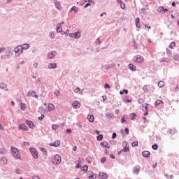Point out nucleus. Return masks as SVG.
Masks as SVG:
<instances>
[{"mask_svg":"<svg viewBox=\"0 0 179 179\" xmlns=\"http://www.w3.org/2000/svg\"><path fill=\"white\" fill-rule=\"evenodd\" d=\"M55 6L57 9H59V10H61V3H59V2L58 1H55Z\"/></svg>","mask_w":179,"mask_h":179,"instance_id":"obj_29","label":"nucleus"},{"mask_svg":"<svg viewBox=\"0 0 179 179\" xmlns=\"http://www.w3.org/2000/svg\"><path fill=\"white\" fill-rule=\"evenodd\" d=\"M55 57V51L50 52L48 55V57L50 58V59H52Z\"/></svg>","mask_w":179,"mask_h":179,"instance_id":"obj_16","label":"nucleus"},{"mask_svg":"<svg viewBox=\"0 0 179 179\" xmlns=\"http://www.w3.org/2000/svg\"><path fill=\"white\" fill-rule=\"evenodd\" d=\"M120 94H124V93H125V94H128V90H124L123 91H120Z\"/></svg>","mask_w":179,"mask_h":179,"instance_id":"obj_39","label":"nucleus"},{"mask_svg":"<svg viewBox=\"0 0 179 179\" xmlns=\"http://www.w3.org/2000/svg\"><path fill=\"white\" fill-rule=\"evenodd\" d=\"M134 61L138 64H142L145 61V58L141 55H137L134 57Z\"/></svg>","mask_w":179,"mask_h":179,"instance_id":"obj_4","label":"nucleus"},{"mask_svg":"<svg viewBox=\"0 0 179 179\" xmlns=\"http://www.w3.org/2000/svg\"><path fill=\"white\" fill-rule=\"evenodd\" d=\"M48 111H54L55 110V106L52 103H49L48 106Z\"/></svg>","mask_w":179,"mask_h":179,"instance_id":"obj_15","label":"nucleus"},{"mask_svg":"<svg viewBox=\"0 0 179 179\" xmlns=\"http://www.w3.org/2000/svg\"><path fill=\"white\" fill-rule=\"evenodd\" d=\"M166 54L169 57H171V55H173V52L169 49H166Z\"/></svg>","mask_w":179,"mask_h":179,"instance_id":"obj_33","label":"nucleus"},{"mask_svg":"<svg viewBox=\"0 0 179 179\" xmlns=\"http://www.w3.org/2000/svg\"><path fill=\"white\" fill-rule=\"evenodd\" d=\"M18 129H22L23 131H27V126L24 125V124H20L18 127Z\"/></svg>","mask_w":179,"mask_h":179,"instance_id":"obj_22","label":"nucleus"},{"mask_svg":"<svg viewBox=\"0 0 179 179\" xmlns=\"http://www.w3.org/2000/svg\"><path fill=\"white\" fill-rule=\"evenodd\" d=\"M48 68H49V69H55V68H57V64H55V63H50L48 65Z\"/></svg>","mask_w":179,"mask_h":179,"instance_id":"obj_24","label":"nucleus"},{"mask_svg":"<svg viewBox=\"0 0 179 179\" xmlns=\"http://www.w3.org/2000/svg\"><path fill=\"white\" fill-rule=\"evenodd\" d=\"M43 118H44V115H41L39 117H38V120L40 121H41L43 120Z\"/></svg>","mask_w":179,"mask_h":179,"instance_id":"obj_56","label":"nucleus"},{"mask_svg":"<svg viewBox=\"0 0 179 179\" xmlns=\"http://www.w3.org/2000/svg\"><path fill=\"white\" fill-rule=\"evenodd\" d=\"M26 108V104L21 103V110H24Z\"/></svg>","mask_w":179,"mask_h":179,"instance_id":"obj_45","label":"nucleus"},{"mask_svg":"<svg viewBox=\"0 0 179 179\" xmlns=\"http://www.w3.org/2000/svg\"><path fill=\"white\" fill-rule=\"evenodd\" d=\"M124 131H125L127 135H129V128H125Z\"/></svg>","mask_w":179,"mask_h":179,"instance_id":"obj_49","label":"nucleus"},{"mask_svg":"<svg viewBox=\"0 0 179 179\" xmlns=\"http://www.w3.org/2000/svg\"><path fill=\"white\" fill-rule=\"evenodd\" d=\"M121 122L122 124L127 122V115H124L123 116H122Z\"/></svg>","mask_w":179,"mask_h":179,"instance_id":"obj_28","label":"nucleus"},{"mask_svg":"<svg viewBox=\"0 0 179 179\" xmlns=\"http://www.w3.org/2000/svg\"><path fill=\"white\" fill-rule=\"evenodd\" d=\"M34 68H37V66H38V63H34Z\"/></svg>","mask_w":179,"mask_h":179,"instance_id":"obj_61","label":"nucleus"},{"mask_svg":"<svg viewBox=\"0 0 179 179\" xmlns=\"http://www.w3.org/2000/svg\"><path fill=\"white\" fill-rule=\"evenodd\" d=\"M138 141H134V142H133V143H131V146H132L133 148H135V146H138Z\"/></svg>","mask_w":179,"mask_h":179,"instance_id":"obj_41","label":"nucleus"},{"mask_svg":"<svg viewBox=\"0 0 179 179\" xmlns=\"http://www.w3.org/2000/svg\"><path fill=\"white\" fill-rule=\"evenodd\" d=\"M73 10H74V12H78V8H76V6H73L71 9V11L73 12Z\"/></svg>","mask_w":179,"mask_h":179,"instance_id":"obj_42","label":"nucleus"},{"mask_svg":"<svg viewBox=\"0 0 179 179\" xmlns=\"http://www.w3.org/2000/svg\"><path fill=\"white\" fill-rule=\"evenodd\" d=\"M55 94H56V96H59L60 94L59 91L58 90L55 91Z\"/></svg>","mask_w":179,"mask_h":179,"instance_id":"obj_51","label":"nucleus"},{"mask_svg":"<svg viewBox=\"0 0 179 179\" xmlns=\"http://www.w3.org/2000/svg\"><path fill=\"white\" fill-rule=\"evenodd\" d=\"M89 170V166L87 165H84L83 167V171L86 173Z\"/></svg>","mask_w":179,"mask_h":179,"instance_id":"obj_32","label":"nucleus"},{"mask_svg":"<svg viewBox=\"0 0 179 179\" xmlns=\"http://www.w3.org/2000/svg\"><path fill=\"white\" fill-rule=\"evenodd\" d=\"M122 0H117V3H120V5L122 4Z\"/></svg>","mask_w":179,"mask_h":179,"instance_id":"obj_63","label":"nucleus"},{"mask_svg":"<svg viewBox=\"0 0 179 179\" xmlns=\"http://www.w3.org/2000/svg\"><path fill=\"white\" fill-rule=\"evenodd\" d=\"M5 51V48H0V53L3 52Z\"/></svg>","mask_w":179,"mask_h":179,"instance_id":"obj_58","label":"nucleus"},{"mask_svg":"<svg viewBox=\"0 0 179 179\" xmlns=\"http://www.w3.org/2000/svg\"><path fill=\"white\" fill-rule=\"evenodd\" d=\"M135 117H136V114H135V113H131V114L129 115V118H130L131 120H135Z\"/></svg>","mask_w":179,"mask_h":179,"instance_id":"obj_31","label":"nucleus"},{"mask_svg":"<svg viewBox=\"0 0 179 179\" xmlns=\"http://www.w3.org/2000/svg\"><path fill=\"white\" fill-rule=\"evenodd\" d=\"M87 118L90 122H94V116L93 115H88Z\"/></svg>","mask_w":179,"mask_h":179,"instance_id":"obj_17","label":"nucleus"},{"mask_svg":"<svg viewBox=\"0 0 179 179\" xmlns=\"http://www.w3.org/2000/svg\"><path fill=\"white\" fill-rule=\"evenodd\" d=\"M97 141H103V135L100 134L96 138Z\"/></svg>","mask_w":179,"mask_h":179,"instance_id":"obj_40","label":"nucleus"},{"mask_svg":"<svg viewBox=\"0 0 179 179\" xmlns=\"http://www.w3.org/2000/svg\"><path fill=\"white\" fill-rule=\"evenodd\" d=\"M14 51L15 52V55L17 57H19V55H21V54H23V49L21 45H18L14 49Z\"/></svg>","mask_w":179,"mask_h":179,"instance_id":"obj_5","label":"nucleus"},{"mask_svg":"<svg viewBox=\"0 0 179 179\" xmlns=\"http://www.w3.org/2000/svg\"><path fill=\"white\" fill-rule=\"evenodd\" d=\"M105 89H111V87L110 86V85L106 83L104 85Z\"/></svg>","mask_w":179,"mask_h":179,"instance_id":"obj_44","label":"nucleus"},{"mask_svg":"<svg viewBox=\"0 0 179 179\" xmlns=\"http://www.w3.org/2000/svg\"><path fill=\"white\" fill-rule=\"evenodd\" d=\"M81 162H82V160L80 159V158H79L78 160H76L75 162V164H76V169H80L82 167V166L80 165Z\"/></svg>","mask_w":179,"mask_h":179,"instance_id":"obj_11","label":"nucleus"},{"mask_svg":"<svg viewBox=\"0 0 179 179\" xmlns=\"http://www.w3.org/2000/svg\"><path fill=\"white\" fill-rule=\"evenodd\" d=\"M15 173H16V174H20V173H21L20 169H17L15 170Z\"/></svg>","mask_w":179,"mask_h":179,"instance_id":"obj_52","label":"nucleus"},{"mask_svg":"<svg viewBox=\"0 0 179 179\" xmlns=\"http://www.w3.org/2000/svg\"><path fill=\"white\" fill-rule=\"evenodd\" d=\"M59 145H61V141H55L54 143H50V146H55V148H57Z\"/></svg>","mask_w":179,"mask_h":179,"instance_id":"obj_13","label":"nucleus"},{"mask_svg":"<svg viewBox=\"0 0 179 179\" xmlns=\"http://www.w3.org/2000/svg\"><path fill=\"white\" fill-rule=\"evenodd\" d=\"M163 101L162 100H157L156 102H155V106H159V104H163Z\"/></svg>","mask_w":179,"mask_h":179,"instance_id":"obj_37","label":"nucleus"},{"mask_svg":"<svg viewBox=\"0 0 179 179\" xmlns=\"http://www.w3.org/2000/svg\"><path fill=\"white\" fill-rule=\"evenodd\" d=\"M90 5H94V1H89V3H86V4L84 6V8H87L88 6H90Z\"/></svg>","mask_w":179,"mask_h":179,"instance_id":"obj_25","label":"nucleus"},{"mask_svg":"<svg viewBox=\"0 0 179 179\" xmlns=\"http://www.w3.org/2000/svg\"><path fill=\"white\" fill-rule=\"evenodd\" d=\"M142 156H143V157H150V152L143 151L142 152Z\"/></svg>","mask_w":179,"mask_h":179,"instance_id":"obj_18","label":"nucleus"},{"mask_svg":"<svg viewBox=\"0 0 179 179\" xmlns=\"http://www.w3.org/2000/svg\"><path fill=\"white\" fill-rule=\"evenodd\" d=\"M100 145L101 146V148H103L105 149H110V148H111V145H110L107 142H101L100 143Z\"/></svg>","mask_w":179,"mask_h":179,"instance_id":"obj_8","label":"nucleus"},{"mask_svg":"<svg viewBox=\"0 0 179 179\" xmlns=\"http://www.w3.org/2000/svg\"><path fill=\"white\" fill-rule=\"evenodd\" d=\"M136 25L138 29H141V19H139V17L136 19Z\"/></svg>","mask_w":179,"mask_h":179,"instance_id":"obj_21","label":"nucleus"},{"mask_svg":"<svg viewBox=\"0 0 179 179\" xmlns=\"http://www.w3.org/2000/svg\"><path fill=\"white\" fill-rule=\"evenodd\" d=\"M22 50H29V48L30 47L29 44H23L21 45Z\"/></svg>","mask_w":179,"mask_h":179,"instance_id":"obj_27","label":"nucleus"},{"mask_svg":"<svg viewBox=\"0 0 179 179\" xmlns=\"http://www.w3.org/2000/svg\"><path fill=\"white\" fill-rule=\"evenodd\" d=\"M50 37H51V38H54L55 37V34L52 32V33L50 34Z\"/></svg>","mask_w":179,"mask_h":179,"instance_id":"obj_57","label":"nucleus"},{"mask_svg":"<svg viewBox=\"0 0 179 179\" xmlns=\"http://www.w3.org/2000/svg\"><path fill=\"white\" fill-rule=\"evenodd\" d=\"M10 153L15 157V159H18L19 160H22L20 158V152H19V150L15 147L10 148Z\"/></svg>","mask_w":179,"mask_h":179,"instance_id":"obj_1","label":"nucleus"},{"mask_svg":"<svg viewBox=\"0 0 179 179\" xmlns=\"http://www.w3.org/2000/svg\"><path fill=\"white\" fill-rule=\"evenodd\" d=\"M107 161V159L106 157H103L101 159V162L102 163H106V162Z\"/></svg>","mask_w":179,"mask_h":179,"instance_id":"obj_48","label":"nucleus"},{"mask_svg":"<svg viewBox=\"0 0 179 179\" xmlns=\"http://www.w3.org/2000/svg\"><path fill=\"white\" fill-rule=\"evenodd\" d=\"M58 128H59V126H58L57 124L52 125V129H54V131H55L56 129H58Z\"/></svg>","mask_w":179,"mask_h":179,"instance_id":"obj_36","label":"nucleus"},{"mask_svg":"<svg viewBox=\"0 0 179 179\" xmlns=\"http://www.w3.org/2000/svg\"><path fill=\"white\" fill-rule=\"evenodd\" d=\"M99 177L101 179H107V173L104 172L99 173Z\"/></svg>","mask_w":179,"mask_h":179,"instance_id":"obj_12","label":"nucleus"},{"mask_svg":"<svg viewBox=\"0 0 179 179\" xmlns=\"http://www.w3.org/2000/svg\"><path fill=\"white\" fill-rule=\"evenodd\" d=\"M28 97H35V99H37L38 97V95L36 94V92L34 91H29L27 93Z\"/></svg>","mask_w":179,"mask_h":179,"instance_id":"obj_7","label":"nucleus"},{"mask_svg":"<svg viewBox=\"0 0 179 179\" xmlns=\"http://www.w3.org/2000/svg\"><path fill=\"white\" fill-rule=\"evenodd\" d=\"M164 85H165L164 81H159V82L158 83V86H159V87H164Z\"/></svg>","mask_w":179,"mask_h":179,"instance_id":"obj_30","label":"nucleus"},{"mask_svg":"<svg viewBox=\"0 0 179 179\" xmlns=\"http://www.w3.org/2000/svg\"><path fill=\"white\" fill-rule=\"evenodd\" d=\"M62 159H61V156L59 155H56L52 159V162L54 164H59V163H61Z\"/></svg>","mask_w":179,"mask_h":179,"instance_id":"obj_3","label":"nucleus"},{"mask_svg":"<svg viewBox=\"0 0 179 179\" xmlns=\"http://www.w3.org/2000/svg\"><path fill=\"white\" fill-rule=\"evenodd\" d=\"M73 108H79V107H80V103H79V101H76L73 103Z\"/></svg>","mask_w":179,"mask_h":179,"instance_id":"obj_20","label":"nucleus"},{"mask_svg":"<svg viewBox=\"0 0 179 179\" xmlns=\"http://www.w3.org/2000/svg\"><path fill=\"white\" fill-rule=\"evenodd\" d=\"M120 7H121V8L122 9H125V3H122L121 4H120Z\"/></svg>","mask_w":179,"mask_h":179,"instance_id":"obj_46","label":"nucleus"},{"mask_svg":"<svg viewBox=\"0 0 179 179\" xmlns=\"http://www.w3.org/2000/svg\"><path fill=\"white\" fill-rule=\"evenodd\" d=\"M157 148H159V146L157 145V144H155L152 146V148L154 150H157Z\"/></svg>","mask_w":179,"mask_h":179,"instance_id":"obj_43","label":"nucleus"},{"mask_svg":"<svg viewBox=\"0 0 179 179\" xmlns=\"http://www.w3.org/2000/svg\"><path fill=\"white\" fill-rule=\"evenodd\" d=\"M124 148L122 150V152H129V144L127 142L123 143Z\"/></svg>","mask_w":179,"mask_h":179,"instance_id":"obj_10","label":"nucleus"},{"mask_svg":"<svg viewBox=\"0 0 179 179\" xmlns=\"http://www.w3.org/2000/svg\"><path fill=\"white\" fill-rule=\"evenodd\" d=\"M56 30H57V33H61V34H62V35L69 34V29H67L66 31H62V27L59 24H57Z\"/></svg>","mask_w":179,"mask_h":179,"instance_id":"obj_2","label":"nucleus"},{"mask_svg":"<svg viewBox=\"0 0 179 179\" xmlns=\"http://www.w3.org/2000/svg\"><path fill=\"white\" fill-rule=\"evenodd\" d=\"M70 37L74 38H79L80 37V32L77 31L73 34H69Z\"/></svg>","mask_w":179,"mask_h":179,"instance_id":"obj_9","label":"nucleus"},{"mask_svg":"<svg viewBox=\"0 0 179 179\" xmlns=\"http://www.w3.org/2000/svg\"><path fill=\"white\" fill-rule=\"evenodd\" d=\"M113 139H115V138H117V134L116 133H113V136H112Z\"/></svg>","mask_w":179,"mask_h":179,"instance_id":"obj_54","label":"nucleus"},{"mask_svg":"<svg viewBox=\"0 0 179 179\" xmlns=\"http://www.w3.org/2000/svg\"><path fill=\"white\" fill-rule=\"evenodd\" d=\"M129 68L131 71H136V66H135L133 64H129Z\"/></svg>","mask_w":179,"mask_h":179,"instance_id":"obj_26","label":"nucleus"},{"mask_svg":"<svg viewBox=\"0 0 179 179\" xmlns=\"http://www.w3.org/2000/svg\"><path fill=\"white\" fill-rule=\"evenodd\" d=\"M96 43L98 44V45L101 44V42L100 41V39H99V38H97V39H96Z\"/></svg>","mask_w":179,"mask_h":179,"instance_id":"obj_53","label":"nucleus"},{"mask_svg":"<svg viewBox=\"0 0 179 179\" xmlns=\"http://www.w3.org/2000/svg\"><path fill=\"white\" fill-rule=\"evenodd\" d=\"M77 149H78V148H77L76 146H74V147L73 148V152H76Z\"/></svg>","mask_w":179,"mask_h":179,"instance_id":"obj_60","label":"nucleus"},{"mask_svg":"<svg viewBox=\"0 0 179 179\" xmlns=\"http://www.w3.org/2000/svg\"><path fill=\"white\" fill-rule=\"evenodd\" d=\"M145 29H148V30H150V29H152V27L150 25H148V24H145Z\"/></svg>","mask_w":179,"mask_h":179,"instance_id":"obj_50","label":"nucleus"},{"mask_svg":"<svg viewBox=\"0 0 179 179\" xmlns=\"http://www.w3.org/2000/svg\"><path fill=\"white\" fill-rule=\"evenodd\" d=\"M115 114H120V110L116 109V110H115Z\"/></svg>","mask_w":179,"mask_h":179,"instance_id":"obj_59","label":"nucleus"},{"mask_svg":"<svg viewBox=\"0 0 179 179\" xmlns=\"http://www.w3.org/2000/svg\"><path fill=\"white\" fill-rule=\"evenodd\" d=\"M124 101H127V103H131L132 101L131 99H124Z\"/></svg>","mask_w":179,"mask_h":179,"instance_id":"obj_62","label":"nucleus"},{"mask_svg":"<svg viewBox=\"0 0 179 179\" xmlns=\"http://www.w3.org/2000/svg\"><path fill=\"white\" fill-rule=\"evenodd\" d=\"M158 12H163V13H166V12H169V9L164 8V7L159 6L158 8Z\"/></svg>","mask_w":179,"mask_h":179,"instance_id":"obj_19","label":"nucleus"},{"mask_svg":"<svg viewBox=\"0 0 179 179\" xmlns=\"http://www.w3.org/2000/svg\"><path fill=\"white\" fill-rule=\"evenodd\" d=\"M139 171H141V167H139V166H136L133 169L134 174L138 175V174H139Z\"/></svg>","mask_w":179,"mask_h":179,"instance_id":"obj_14","label":"nucleus"},{"mask_svg":"<svg viewBox=\"0 0 179 179\" xmlns=\"http://www.w3.org/2000/svg\"><path fill=\"white\" fill-rule=\"evenodd\" d=\"M33 178L34 179H40V177H38V176H34Z\"/></svg>","mask_w":179,"mask_h":179,"instance_id":"obj_64","label":"nucleus"},{"mask_svg":"<svg viewBox=\"0 0 179 179\" xmlns=\"http://www.w3.org/2000/svg\"><path fill=\"white\" fill-rule=\"evenodd\" d=\"M29 152H31L34 159H38V152L35 148H30Z\"/></svg>","mask_w":179,"mask_h":179,"instance_id":"obj_6","label":"nucleus"},{"mask_svg":"<svg viewBox=\"0 0 179 179\" xmlns=\"http://www.w3.org/2000/svg\"><path fill=\"white\" fill-rule=\"evenodd\" d=\"M169 133L171 134V135H174L175 131H174V130L171 129V130H169Z\"/></svg>","mask_w":179,"mask_h":179,"instance_id":"obj_55","label":"nucleus"},{"mask_svg":"<svg viewBox=\"0 0 179 179\" xmlns=\"http://www.w3.org/2000/svg\"><path fill=\"white\" fill-rule=\"evenodd\" d=\"M89 178L90 179L96 178V176L94 175V173H93V172H91V175H90Z\"/></svg>","mask_w":179,"mask_h":179,"instance_id":"obj_38","label":"nucleus"},{"mask_svg":"<svg viewBox=\"0 0 179 179\" xmlns=\"http://www.w3.org/2000/svg\"><path fill=\"white\" fill-rule=\"evenodd\" d=\"M1 160L3 163V164H8V159H6V157H2Z\"/></svg>","mask_w":179,"mask_h":179,"instance_id":"obj_35","label":"nucleus"},{"mask_svg":"<svg viewBox=\"0 0 179 179\" xmlns=\"http://www.w3.org/2000/svg\"><path fill=\"white\" fill-rule=\"evenodd\" d=\"M27 124L29 127V128H31L32 129H34V123H33V122L29 120L27 121Z\"/></svg>","mask_w":179,"mask_h":179,"instance_id":"obj_23","label":"nucleus"},{"mask_svg":"<svg viewBox=\"0 0 179 179\" xmlns=\"http://www.w3.org/2000/svg\"><path fill=\"white\" fill-rule=\"evenodd\" d=\"M174 47H176V42L171 43V44L169 45V48H171V50H173Z\"/></svg>","mask_w":179,"mask_h":179,"instance_id":"obj_34","label":"nucleus"},{"mask_svg":"<svg viewBox=\"0 0 179 179\" xmlns=\"http://www.w3.org/2000/svg\"><path fill=\"white\" fill-rule=\"evenodd\" d=\"M75 93H79V92H80V88L77 87L74 90Z\"/></svg>","mask_w":179,"mask_h":179,"instance_id":"obj_47","label":"nucleus"}]
</instances>
